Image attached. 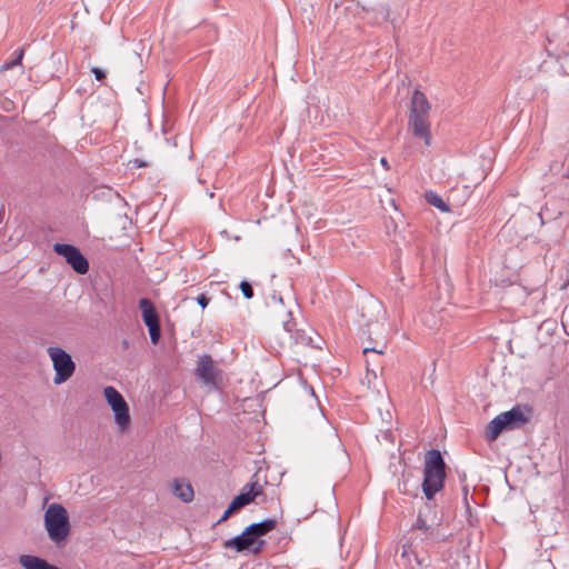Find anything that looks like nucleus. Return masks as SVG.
I'll return each instance as SVG.
<instances>
[{
  "label": "nucleus",
  "mask_w": 569,
  "mask_h": 569,
  "mask_svg": "<svg viewBox=\"0 0 569 569\" xmlns=\"http://www.w3.org/2000/svg\"><path fill=\"white\" fill-rule=\"evenodd\" d=\"M277 523L276 519H266L257 523H251L241 535L224 541L223 546L228 549H234L238 552L250 551L258 555L262 551L266 543L264 540L260 538L272 531Z\"/></svg>",
  "instance_id": "1"
},
{
  "label": "nucleus",
  "mask_w": 569,
  "mask_h": 569,
  "mask_svg": "<svg viewBox=\"0 0 569 569\" xmlns=\"http://www.w3.org/2000/svg\"><path fill=\"white\" fill-rule=\"evenodd\" d=\"M430 110L431 106L426 94L420 90H415L411 97L408 127L416 138L423 140L427 147L431 144L432 139L429 120Z\"/></svg>",
  "instance_id": "2"
},
{
  "label": "nucleus",
  "mask_w": 569,
  "mask_h": 569,
  "mask_svg": "<svg viewBox=\"0 0 569 569\" xmlns=\"http://www.w3.org/2000/svg\"><path fill=\"white\" fill-rule=\"evenodd\" d=\"M446 480V463L439 450L431 449L426 453L422 491L428 500L433 499L442 490Z\"/></svg>",
  "instance_id": "3"
},
{
  "label": "nucleus",
  "mask_w": 569,
  "mask_h": 569,
  "mask_svg": "<svg viewBox=\"0 0 569 569\" xmlns=\"http://www.w3.org/2000/svg\"><path fill=\"white\" fill-rule=\"evenodd\" d=\"M44 528L49 539L58 547L64 545L71 526L67 509L60 503H51L44 512Z\"/></svg>",
  "instance_id": "4"
},
{
  "label": "nucleus",
  "mask_w": 569,
  "mask_h": 569,
  "mask_svg": "<svg viewBox=\"0 0 569 569\" xmlns=\"http://www.w3.org/2000/svg\"><path fill=\"white\" fill-rule=\"evenodd\" d=\"M47 351L56 371L53 378L54 383L60 385L66 382L73 375L76 369L71 356L60 347H49Z\"/></svg>",
  "instance_id": "5"
},
{
  "label": "nucleus",
  "mask_w": 569,
  "mask_h": 569,
  "mask_svg": "<svg viewBox=\"0 0 569 569\" xmlns=\"http://www.w3.org/2000/svg\"><path fill=\"white\" fill-rule=\"evenodd\" d=\"M53 250L59 256H62L76 272L80 274L88 272L89 262L77 247L67 243H56Z\"/></svg>",
  "instance_id": "6"
},
{
  "label": "nucleus",
  "mask_w": 569,
  "mask_h": 569,
  "mask_svg": "<svg viewBox=\"0 0 569 569\" xmlns=\"http://www.w3.org/2000/svg\"><path fill=\"white\" fill-rule=\"evenodd\" d=\"M196 376L206 386H217L219 369L216 367L211 356L201 355L198 357Z\"/></svg>",
  "instance_id": "7"
},
{
  "label": "nucleus",
  "mask_w": 569,
  "mask_h": 569,
  "mask_svg": "<svg viewBox=\"0 0 569 569\" xmlns=\"http://www.w3.org/2000/svg\"><path fill=\"white\" fill-rule=\"evenodd\" d=\"M283 329L289 333L295 343L321 348V338L313 330L307 332L302 329H296V323L291 319L283 321Z\"/></svg>",
  "instance_id": "8"
},
{
  "label": "nucleus",
  "mask_w": 569,
  "mask_h": 569,
  "mask_svg": "<svg viewBox=\"0 0 569 569\" xmlns=\"http://www.w3.org/2000/svg\"><path fill=\"white\" fill-rule=\"evenodd\" d=\"M501 417L506 420L509 430L519 429L530 420V409L527 407L515 406L510 410L502 412Z\"/></svg>",
  "instance_id": "9"
},
{
  "label": "nucleus",
  "mask_w": 569,
  "mask_h": 569,
  "mask_svg": "<svg viewBox=\"0 0 569 569\" xmlns=\"http://www.w3.org/2000/svg\"><path fill=\"white\" fill-rule=\"evenodd\" d=\"M114 415V422L119 431H126L131 422L129 406L124 401L111 408Z\"/></svg>",
  "instance_id": "10"
},
{
  "label": "nucleus",
  "mask_w": 569,
  "mask_h": 569,
  "mask_svg": "<svg viewBox=\"0 0 569 569\" xmlns=\"http://www.w3.org/2000/svg\"><path fill=\"white\" fill-rule=\"evenodd\" d=\"M172 492L183 502H190L193 499V489L190 482L184 479H176L172 485Z\"/></svg>",
  "instance_id": "11"
},
{
  "label": "nucleus",
  "mask_w": 569,
  "mask_h": 569,
  "mask_svg": "<svg viewBox=\"0 0 569 569\" xmlns=\"http://www.w3.org/2000/svg\"><path fill=\"white\" fill-rule=\"evenodd\" d=\"M139 307L142 311V319L146 326L159 322V317L154 309V306L148 298L140 299Z\"/></svg>",
  "instance_id": "12"
},
{
  "label": "nucleus",
  "mask_w": 569,
  "mask_h": 569,
  "mask_svg": "<svg viewBox=\"0 0 569 569\" xmlns=\"http://www.w3.org/2000/svg\"><path fill=\"white\" fill-rule=\"evenodd\" d=\"M503 430H509L506 420L501 417V413L495 417L487 427L488 440H496Z\"/></svg>",
  "instance_id": "13"
},
{
  "label": "nucleus",
  "mask_w": 569,
  "mask_h": 569,
  "mask_svg": "<svg viewBox=\"0 0 569 569\" xmlns=\"http://www.w3.org/2000/svg\"><path fill=\"white\" fill-rule=\"evenodd\" d=\"M266 483L267 481H264V483H261L259 481L258 475L254 473L250 478V481L242 487L241 491L248 493V496H251L252 500H256L257 498L264 496L263 488Z\"/></svg>",
  "instance_id": "14"
},
{
  "label": "nucleus",
  "mask_w": 569,
  "mask_h": 569,
  "mask_svg": "<svg viewBox=\"0 0 569 569\" xmlns=\"http://www.w3.org/2000/svg\"><path fill=\"white\" fill-rule=\"evenodd\" d=\"M446 537L440 533L438 526H428L422 532H421V540L429 543L440 542L445 540Z\"/></svg>",
  "instance_id": "15"
},
{
  "label": "nucleus",
  "mask_w": 569,
  "mask_h": 569,
  "mask_svg": "<svg viewBox=\"0 0 569 569\" xmlns=\"http://www.w3.org/2000/svg\"><path fill=\"white\" fill-rule=\"evenodd\" d=\"M426 201L439 209L441 212H450V207L445 202V200L435 191H427L425 194Z\"/></svg>",
  "instance_id": "16"
},
{
  "label": "nucleus",
  "mask_w": 569,
  "mask_h": 569,
  "mask_svg": "<svg viewBox=\"0 0 569 569\" xmlns=\"http://www.w3.org/2000/svg\"><path fill=\"white\" fill-rule=\"evenodd\" d=\"M103 395L110 408H113L124 401L123 396L112 386L106 387L103 389Z\"/></svg>",
  "instance_id": "17"
},
{
  "label": "nucleus",
  "mask_w": 569,
  "mask_h": 569,
  "mask_svg": "<svg viewBox=\"0 0 569 569\" xmlns=\"http://www.w3.org/2000/svg\"><path fill=\"white\" fill-rule=\"evenodd\" d=\"M254 500H252L251 496H248V493H244L243 491H241L238 496H236L233 498L231 503L233 505V507H236L238 510H240L241 508L248 506L249 503H251Z\"/></svg>",
  "instance_id": "18"
},
{
  "label": "nucleus",
  "mask_w": 569,
  "mask_h": 569,
  "mask_svg": "<svg viewBox=\"0 0 569 569\" xmlns=\"http://www.w3.org/2000/svg\"><path fill=\"white\" fill-rule=\"evenodd\" d=\"M24 50L22 48L14 51V59L11 61H7L2 64V70H9L14 68L16 66L20 64L23 58Z\"/></svg>",
  "instance_id": "19"
},
{
  "label": "nucleus",
  "mask_w": 569,
  "mask_h": 569,
  "mask_svg": "<svg viewBox=\"0 0 569 569\" xmlns=\"http://www.w3.org/2000/svg\"><path fill=\"white\" fill-rule=\"evenodd\" d=\"M149 329L150 340L152 343H158L161 336L160 322L147 326Z\"/></svg>",
  "instance_id": "20"
},
{
  "label": "nucleus",
  "mask_w": 569,
  "mask_h": 569,
  "mask_svg": "<svg viewBox=\"0 0 569 569\" xmlns=\"http://www.w3.org/2000/svg\"><path fill=\"white\" fill-rule=\"evenodd\" d=\"M240 289L244 298L251 299L253 297L252 286L248 281H241Z\"/></svg>",
  "instance_id": "21"
},
{
  "label": "nucleus",
  "mask_w": 569,
  "mask_h": 569,
  "mask_svg": "<svg viewBox=\"0 0 569 569\" xmlns=\"http://www.w3.org/2000/svg\"><path fill=\"white\" fill-rule=\"evenodd\" d=\"M429 525H427L426 520L419 515L416 522L412 525V530H419L423 531L426 528H428Z\"/></svg>",
  "instance_id": "22"
},
{
  "label": "nucleus",
  "mask_w": 569,
  "mask_h": 569,
  "mask_svg": "<svg viewBox=\"0 0 569 569\" xmlns=\"http://www.w3.org/2000/svg\"><path fill=\"white\" fill-rule=\"evenodd\" d=\"M238 511V509L236 507H233V505L230 502L229 507L227 508V510L223 512L222 517L219 519L218 523L227 520L233 512Z\"/></svg>",
  "instance_id": "23"
},
{
  "label": "nucleus",
  "mask_w": 569,
  "mask_h": 569,
  "mask_svg": "<svg viewBox=\"0 0 569 569\" xmlns=\"http://www.w3.org/2000/svg\"><path fill=\"white\" fill-rule=\"evenodd\" d=\"M92 73L94 74V78L98 80V81H102L106 79V72L97 67H93L91 69Z\"/></svg>",
  "instance_id": "24"
},
{
  "label": "nucleus",
  "mask_w": 569,
  "mask_h": 569,
  "mask_svg": "<svg viewBox=\"0 0 569 569\" xmlns=\"http://www.w3.org/2000/svg\"><path fill=\"white\" fill-rule=\"evenodd\" d=\"M209 301H210V299H209L206 295H203V293H201V295H200V296H198V298H197V302H198V303H199V306H200L201 308H203V309L208 306Z\"/></svg>",
  "instance_id": "25"
},
{
  "label": "nucleus",
  "mask_w": 569,
  "mask_h": 569,
  "mask_svg": "<svg viewBox=\"0 0 569 569\" xmlns=\"http://www.w3.org/2000/svg\"><path fill=\"white\" fill-rule=\"evenodd\" d=\"M375 353L378 358H380L383 355V349H376V348H365L363 353L367 356L368 353Z\"/></svg>",
  "instance_id": "26"
},
{
  "label": "nucleus",
  "mask_w": 569,
  "mask_h": 569,
  "mask_svg": "<svg viewBox=\"0 0 569 569\" xmlns=\"http://www.w3.org/2000/svg\"><path fill=\"white\" fill-rule=\"evenodd\" d=\"M380 164L386 169V170H389L390 169V166H389V162L386 158H381L380 159Z\"/></svg>",
  "instance_id": "27"
},
{
  "label": "nucleus",
  "mask_w": 569,
  "mask_h": 569,
  "mask_svg": "<svg viewBox=\"0 0 569 569\" xmlns=\"http://www.w3.org/2000/svg\"><path fill=\"white\" fill-rule=\"evenodd\" d=\"M366 362H367V370H368V371H371V372L376 376V370H375V369H370V368H369V366H370V360H369L368 358H367Z\"/></svg>",
  "instance_id": "28"
}]
</instances>
